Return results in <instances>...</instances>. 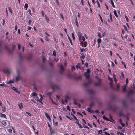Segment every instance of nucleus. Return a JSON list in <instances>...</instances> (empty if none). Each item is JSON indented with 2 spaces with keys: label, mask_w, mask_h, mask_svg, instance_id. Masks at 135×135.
I'll return each instance as SVG.
<instances>
[{
  "label": "nucleus",
  "mask_w": 135,
  "mask_h": 135,
  "mask_svg": "<svg viewBox=\"0 0 135 135\" xmlns=\"http://www.w3.org/2000/svg\"><path fill=\"white\" fill-rule=\"evenodd\" d=\"M51 86L53 91L55 90H58L59 89V87L57 85L54 84H51Z\"/></svg>",
  "instance_id": "nucleus-1"
},
{
  "label": "nucleus",
  "mask_w": 135,
  "mask_h": 135,
  "mask_svg": "<svg viewBox=\"0 0 135 135\" xmlns=\"http://www.w3.org/2000/svg\"><path fill=\"white\" fill-rule=\"evenodd\" d=\"M98 80L99 81V82H96L94 83V85L95 86H100L101 84V83L100 82L101 81V79L100 78H99L98 79Z\"/></svg>",
  "instance_id": "nucleus-2"
},
{
  "label": "nucleus",
  "mask_w": 135,
  "mask_h": 135,
  "mask_svg": "<svg viewBox=\"0 0 135 135\" xmlns=\"http://www.w3.org/2000/svg\"><path fill=\"white\" fill-rule=\"evenodd\" d=\"M45 115L47 118L48 120L50 122L51 120V119L50 118V116L46 112H45Z\"/></svg>",
  "instance_id": "nucleus-3"
},
{
  "label": "nucleus",
  "mask_w": 135,
  "mask_h": 135,
  "mask_svg": "<svg viewBox=\"0 0 135 135\" xmlns=\"http://www.w3.org/2000/svg\"><path fill=\"white\" fill-rule=\"evenodd\" d=\"M84 75L86 78L88 79H89V74L87 73L86 72H85L84 73Z\"/></svg>",
  "instance_id": "nucleus-4"
},
{
  "label": "nucleus",
  "mask_w": 135,
  "mask_h": 135,
  "mask_svg": "<svg viewBox=\"0 0 135 135\" xmlns=\"http://www.w3.org/2000/svg\"><path fill=\"white\" fill-rule=\"evenodd\" d=\"M81 44L83 46L86 47L87 46V42L86 41H84V42L83 41H82L81 42Z\"/></svg>",
  "instance_id": "nucleus-5"
},
{
  "label": "nucleus",
  "mask_w": 135,
  "mask_h": 135,
  "mask_svg": "<svg viewBox=\"0 0 135 135\" xmlns=\"http://www.w3.org/2000/svg\"><path fill=\"white\" fill-rule=\"evenodd\" d=\"M133 93H134V90L133 89H131L129 91L127 95L129 96L130 94Z\"/></svg>",
  "instance_id": "nucleus-6"
},
{
  "label": "nucleus",
  "mask_w": 135,
  "mask_h": 135,
  "mask_svg": "<svg viewBox=\"0 0 135 135\" xmlns=\"http://www.w3.org/2000/svg\"><path fill=\"white\" fill-rule=\"evenodd\" d=\"M86 110L88 112L92 113H93L94 112L93 110L90 108H86Z\"/></svg>",
  "instance_id": "nucleus-7"
},
{
  "label": "nucleus",
  "mask_w": 135,
  "mask_h": 135,
  "mask_svg": "<svg viewBox=\"0 0 135 135\" xmlns=\"http://www.w3.org/2000/svg\"><path fill=\"white\" fill-rule=\"evenodd\" d=\"M91 83V81L90 80H89L88 82H86L84 83L83 84V85L85 86H88L89 84L90 83Z\"/></svg>",
  "instance_id": "nucleus-8"
},
{
  "label": "nucleus",
  "mask_w": 135,
  "mask_h": 135,
  "mask_svg": "<svg viewBox=\"0 0 135 135\" xmlns=\"http://www.w3.org/2000/svg\"><path fill=\"white\" fill-rule=\"evenodd\" d=\"M5 48L6 49L8 50L10 53H11V51L9 49L8 45H5Z\"/></svg>",
  "instance_id": "nucleus-9"
},
{
  "label": "nucleus",
  "mask_w": 135,
  "mask_h": 135,
  "mask_svg": "<svg viewBox=\"0 0 135 135\" xmlns=\"http://www.w3.org/2000/svg\"><path fill=\"white\" fill-rule=\"evenodd\" d=\"M119 122L121 124L122 127H124L125 126V124H124L122 122V120L120 119H119Z\"/></svg>",
  "instance_id": "nucleus-10"
},
{
  "label": "nucleus",
  "mask_w": 135,
  "mask_h": 135,
  "mask_svg": "<svg viewBox=\"0 0 135 135\" xmlns=\"http://www.w3.org/2000/svg\"><path fill=\"white\" fill-rule=\"evenodd\" d=\"M45 20H46V22L47 23H49L50 21V19L49 18L47 17L46 15H45L44 16Z\"/></svg>",
  "instance_id": "nucleus-11"
},
{
  "label": "nucleus",
  "mask_w": 135,
  "mask_h": 135,
  "mask_svg": "<svg viewBox=\"0 0 135 135\" xmlns=\"http://www.w3.org/2000/svg\"><path fill=\"white\" fill-rule=\"evenodd\" d=\"M77 35L78 37H81L82 36L81 33L79 31L77 32Z\"/></svg>",
  "instance_id": "nucleus-12"
},
{
  "label": "nucleus",
  "mask_w": 135,
  "mask_h": 135,
  "mask_svg": "<svg viewBox=\"0 0 135 135\" xmlns=\"http://www.w3.org/2000/svg\"><path fill=\"white\" fill-rule=\"evenodd\" d=\"M75 25L77 27H79V25L78 24V21L77 20V18L76 17L75 19Z\"/></svg>",
  "instance_id": "nucleus-13"
},
{
  "label": "nucleus",
  "mask_w": 135,
  "mask_h": 135,
  "mask_svg": "<svg viewBox=\"0 0 135 135\" xmlns=\"http://www.w3.org/2000/svg\"><path fill=\"white\" fill-rule=\"evenodd\" d=\"M60 72L61 73H62L64 70V68L62 65H61L60 66Z\"/></svg>",
  "instance_id": "nucleus-14"
},
{
  "label": "nucleus",
  "mask_w": 135,
  "mask_h": 135,
  "mask_svg": "<svg viewBox=\"0 0 135 135\" xmlns=\"http://www.w3.org/2000/svg\"><path fill=\"white\" fill-rule=\"evenodd\" d=\"M119 86L118 84L116 86L115 88H114V90H115L118 91L119 90Z\"/></svg>",
  "instance_id": "nucleus-15"
},
{
  "label": "nucleus",
  "mask_w": 135,
  "mask_h": 135,
  "mask_svg": "<svg viewBox=\"0 0 135 135\" xmlns=\"http://www.w3.org/2000/svg\"><path fill=\"white\" fill-rule=\"evenodd\" d=\"M21 78L19 77V76H17L16 78V81H18L19 80H21Z\"/></svg>",
  "instance_id": "nucleus-16"
},
{
  "label": "nucleus",
  "mask_w": 135,
  "mask_h": 135,
  "mask_svg": "<svg viewBox=\"0 0 135 135\" xmlns=\"http://www.w3.org/2000/svg\"><path fill=\"white\" fill-rule=\"evenodd\" d=\"M102 117L105 120L108 121H110L108 118L105 117L104 115Z\"/></svg>",
  "instance_id": "nucleus-17"
},
{
  "label": "nucleus",
  "mask_w": 135,
  "mask_h": 135,
  "mask_svg": "<svg viewBox=\"0 0 135 135\" xmlns=\"http://www.w3.org/2000/svg\"><path fill=\"white\" fill-rule=\"evenodd\" d=\"M75 123L78 125L79 128H83V127L80 124L79 122L77 121H76L75 122Z\"/></svg>",
  "instance_id": "nucleus-18"
},
{
  "label": "nucleus",
  "mask_w": 135,
  "mask_h": 135,
  "mask_svg": "<svg viewBox=\"0 0 135 135\" xmlns=\"http://www.w3.org/2000/svg\"><path fill=\"white\" fill-rule=\"evenodd\" d=\"M51 128H50V135H52V134H55L54 131L53 130H51Z\"/></svg>",
  "instance_id": "nucleus-19"
},
{
  "label": "nucleus",
  "mask_w": 135,
  "mask_h": 135,
  "mask_svg": "<svg viewBox=\"0 0 135 135\" xmlns=\"http://www.w3.org/2000/svg\"><path fill=\"white\" fill-rule=\"evenodd\" d=\"M18 105L20 109H21L23 107V105L22 103H21L20 104H18Z\"/></svg>",
  "instance_id": "nucleus-20"
},
{
  "label": "nucleus",
  "mask_w": 135,
  "mask_h": 135,
  "mask_svg": "<svg viewBox=\"0 0 135 135\" xmlns=\"http://www.w3.org/2000/svg\"><path fill=\"white\" fill-rule=\"evenodd\" d=\"M81 64L80 63H78L76 65V67L77 69L79 68L80 69L81 68H80Z\"/></svg>",
  "instance_id": "nucleus-21"
},
{
  "label": "nucleus",
  "mask_w": 135,
  "mask_h": 135,
  "mask_svg": "<svg viewBox=\"0 0 135 135\" xmlns=\"http://www.w3.org/2000/svg\"><path fill=\"white\" fill-rule=\"evenodd\" d=\"M4 71L7 73H9L10 72V70L8 69H5L4 70Z\"/></svg>",
  "instance_id": "nucleus-22"
},
{
  "label": "nucleus",
  "mask_w": 135,
  "mask_h": 135,
  "mask_svg": "<svg viewBox=\"0 0 135 135\" xmlns=\"http://www.w3.org/2000/svg\"><path fill=\"white\" fill-rule=\"evenodd\" d=\"M28 6L27 4L25 3V4L24 5V8L25 10H27V8L28 7Z\"/></svg>",
  "instance_id": "nucleus-23"
},
{
  "label": "nucleus",
  "mask_w": 135,
  "mask_h": 135,
  "mask_svg": "<svg viewBox=\"0 0 135 135\" xmlns=\"http://www.w3.org/2000/svg\"><path fill=\"white\" fill-rule=\"evenodd\" d=\"M126 86H124L123 87L122 89V91L124 92H125L126 90Z\"/></svg>",
  "instance_id": "nucleus-24"
},
{
  "label": "nucleus",
  "mask_w": 135,
  "mask_h": 135,
  "mask_svg": "<svg viewBox=\"0 0 135 135\" xmlns=\"http://www.w3.org/2000/svg\"><path fill=\"white\" fill-rule=\"evenodd\" d=\"M88 92L90 94H93V90L91 89H89L88 90Z\"/></svg>",
  "instance_id": "nucleus-25"
},
{
  "label": "nucleus",
  "mask_w": 135,
  "mask_h": 135,
  "mask_svg": "<svg viewBox=\"0 0 135 135\" xmlns=\"http://www.w3.org/2000/svg\"><path fill=\"white\" fill-rule=\"evenodd\" d=\"M114 13L115 17H118V16L117 13L116 11L115 10H114Z\"/></svg>",
  "instance_id": "nucleus-26"
},
{
  "label": "nucleus",
  "mask_w": 135,
  "mask_h": 135,
  "mask_svg": "<svg viewBox=\"0 0 135 135\" xmlns=\"http://www.w3.org/2000/svg\"><path fill=\"white\" fill-rule=\"evenodd\" d=\"M98 15L99 16V18H100V20L101 21V22L102 23H103V21L102 20V17H101L100 15L99 14H98Z\"/></svg>",
  "instance_id": "nucleus-27"
},
{
  "label": "nucleus",
  "mask_w": 135,
  "mask_h": 135,
  "mask_svg": "<svg viewBox=\"0 0 135 135\" xmlns=\"http://www.w3.org/2000/svg\"><path fill=\"white\" fill-rule=\"evenodd\" d=\"M12 89L14 90L15 91L18 92L17 89L15 87L13 86L12 88Z\"/></svg>",
  "instance_id": "nucleus-28"
},
{
  "label": "nucleus",
  "mask_w": 135,
  "mask_h": 135,
  "mask_svg": "<svg viewBox=\"0 0 135 135\" xmlns=\"http://www.w3.org/2000/svg\"><path fill=\"white\" fill-rule=\"evenodd\" d=\"M31 95L33 97L36 96L37 95V94L35 92H33L31 94Z\"/></svg>",
  "instance_id": "nucleus-29"
},
{
  "label": "nucleus",
  "mask_w": 135,
  "mask_h": 135,
  "mask_svg": "<svg viewBox=\"0 0 135 135\" xmlns=\"http://www.w3.org/2000/svg\"><path fill=\"white\" fill-rule=\"evenodd\" d=\"M102 41V40L100 38H98L97 39V42L98 43L100 44L101 42Z\"/></svg>",
  "instance_id": "nucleus-30"
},
{
  "label": "nucleus",
  "mask_w": 135,
  "mask_h": 135,
  "mask_svg": "<svg viewBox=\"0 0 135 135\" xmlns=\"http://www.w3.org/2000/svg\"><path fill=\"white\" fill-rule=\"evenodd\" d=\"M0 116L1 117H3L5 118H6V115L4 114L1 113L0 114Z\"/></svg>",
  "instance_id": "nucleus-31"
},
{
  "label": "nucleus",
  "mask_w": 135,
  "mask_h": 135,
  "mask_svg": "<svg viewBox=\"0 0 135 135\" xmlns=\"http://www.w3.org/2000/svg\"><path fill=\"white\" fill-rule=\"evenodd\" d=\"M2 124L4 126H6L7 123L5 121H3L2 122Z\"/></svg>",
  "instance_id": "nucleus-32"
},
{
  "label": "nucleus",
  "mask_w": 135,
  "mask_h": 135,
  "mask_svg": "<svg viewBox=\"0 0 135 135\" xmlns=\"http://www.w3.org/2000/svg\"><path fill=\"white\" fill-rule=\"evenodd\" d=\"M68 39H69V41H70V44H71V45H73V43H72V40H71V39L69 37V36L68 35Z\"/></svg>",
  "instance_id": "nucleus-33"
},
{
  "label": "nucleus",
  "mask_w": 135,
  "mask_h": 135,
  "mask_svg": "<svg viewBox=\"0 0 135 135\" xmlns=\"http://www.w3.org/2000/svg\"><path fill=\"white\" fill-rule=\"evenodd\" d=\"M32 22V21L31 20H30L27 21V23L28 25H31V23Z\"/></svg>",
  "instance_id": "nucleus-34"
},
{
  "label": "nucleus",
  "mask_w": 135,
  "mask_h": 135,
  "mask_svg": "<svg viewBox=\"0 0 135 135\" xmlns=\"http://www.w3.org/2000/svg\"><path fill=\"white\" fill-rule=\"evenodd\" d=\"M8 9L9 11L11 13H12L13 11L11 8V7H8Z\"/></svg>",
  "instance_id": "nucleus-35"
},
{
  "label": "nucleus",
  "mask_w": 135,
  "mask_h": 135,
  "mask_svg": "<svg viewBox=\"0 0 135 135\" xmlns=\"http://www.w3.org/2000/svg\"><path fill=\"white\" fill-rule=\"evenodd\" d=\"M102 132V130H100L98 131V135H99L101 134Z\"/></svg>",
  "instance_id": "nucleus-36"
},
{
  "label": "nucleus",
  "mask_w": 135,
  "mask_h": 135,
  "mask_svg": "<svg viewBox=\"0 0 135 135\" xmlns=\"http://www.w3.org/2000/svg\"><path fill=\"white\" fill-rule=\"evenodd\" d=\"M96 3L98 5V7L99 8H100V5L99 4V2H98V0H96Z\"/></svg>",
  "instance_id": "nucleus-37"
},
{
  "label": "nucleus",
  "mask_w": 135,
  "mask_h": 135,
  "mask_svg": "<svg viewBox=\"0 0 135 135\" xmlns=\"http://www.w3.org/2000/svg\"><path fill=\"white\" fill-rule=\"evenodd\" d=\"M71 35L72 36V37L73 38V40H75V37L74 35V33H71Z\"/></svg>",
  "instance_id": "nucleus-38"
},
{
  "label": "nucleus",
  "mask_w": 135,
  "mask_h": 135,
  "mask_svg": "<svg viewBox=\"0 0 135 135\" xmlns=\"http://www.w3.org/2000/svg\"><path fill=\"white\" fill-rule=\"evenodd\" d=\"M42 59L43 62L44 63L46 61V59L44 57V56H42Z\"/></svg>",
  "instance_id": "nucleus-39"
},
{
  "label": "nucleus",
  "mask_w": 135,
  "mask_h": 135,
  "mask_svg": "<svg viewBox=\"0 0 135 135\" xmlns=\"http://www.w3.org/2000/svg\"><path fill=\"white\" fill-rule=\"evenodd\" d=\"M2 110L4 112L6 111V108L5 107H2Z\"/></svg>",
  "instance_id": "nucleus-40"
},
{
  "label": "nucleus",
  "mask_w": 135,
  "mask_h": 135,
  "mask_svg": "<svg viewBox=\"0 0 135 135\" xmlns=\"http://www.w3.org/2000/svg\"><path fill=\"white\" fill-rule=\"evenodd\" d=\"M83 126L84 127V128L89 129V127L87 126L84 125L83 123Z\"/></svg>",
  "instance_id": "nucleus-41"
},
{
  "label": "nucleus",
  "mask_w": 135,
  "mask_h": 135,
  "mask_svg": "<svg viewBox=\"0 0 135 135\" xmlns=\"http://www.w3.org/2000/svg\"><path fill=\"white\" fill-rule=\"evenodd\" d=\"M52 54L54 56H56V52L55 50L53 51Z\"/></svg>",
  "instance_id": "nucleus-42"
},
{
  "label": "nucleus",
  "mask_w": 135,
  "mask_h": 135,
  "mask_svg": "<svg viewBox=\"0 0 135 135\" xmlns=\"http://www.w3.org/2000/svg\"><path fill=\"white\" fill-rule=\"evenodd\" d=\"M109 15V17L110 18V21H112V16L111 14L110 13Z\"/></svg>",
  "instance_id": "nucleus-43"
},
{
  "label": "nucleus",
  "mask_w": 135,
  "mask_h": 135,
  "mask_svg": "<svg viewBox=\"0 0 135 135\" xmlns=\"http://www.w3.org/2000/svg\"><path fill=\"white\" fill-rule=\"evenodd\" d=\"M117 134H119L120 135H124V134L123 133H121L120 132H117Z\"/></svg>",
  "instance_id": "nucleus-44"
},
{
  "label": "nucleus",
  "mask_w": 135,
  "mask_h": 135,
  "mask_svg": "<svg viewBox=\"0 0 135 135\" xmlns=\"http://www.w3.org/2000/svg\"><path fill=\"white\" fill-rule=\"evenodd\" d=\"M41 13L42 15V16L44 17L45 15V12L43 10H42L41 11Z\"/></svg>",
  "instance_id": "nucleus-45"
},
{
  "label": "nucleus",
  "mask_w": 135,
  "mask_h": 135,
  "mask_svg": "<svg viewBox=\"0 0 135 135\" xmlns=\"http://www.w3.org/2000/svg\"><path fill=\"white\" fill-rule=\"evenodd\" d=\"M28 12H29V13L30 14V15L31 16H32V14L31 13V9H29L28 10Z\"/></svg>",
  "instance_id": "nucleus-46"
},
{
  "label": "nucleus",
  "mask_w": 135,
  "mask_h": 135,
  "mask_svg": "<svg viewBox=\"0 0 135 135\" xmlns=\"http://www.w3.org/2000/svg\"><path fill=\"white\" fill-rule=\"evenodd\" d=\"M81 40H83L84 41L85 40V38L83 36H82L81 37Z\"/></svg>",
  "instance_id": "nucleus-47"
},
{
  "label": "nucleus",
  "mask_w": 135,
  "mask_h": 135,
  "mask_svg": "<svg viewBox=\"0 0 135 135\" xmlns=\"http://www.w3.org/2000/svg\"><path fill=\"white\" fill-rule=\"evenodd\" d=\"M80 51L81 52H83V51H85V49H81L80 48Z\"/></svg>",
  "instance_id": "nucleus-48"
},
{
  "label": "nucleus",
  "mask_w": 135,
  "mask_h": 135,
  "mask_svg": "<svg viewBox=\"0 0 135 135\" xmlns=\"http://www.w3.org/2000/svg\"><path fill=\"white\" fill-rule=\"evenodd\" d=\"M13 83V82L12 81L10 80L7 83L8 84H10L11 83Z\"/></svg>",
  "instance_id": "nucleus-49"
},
{
  "label": "nucleus",
  "mask_w": 135,
  "mask_h": 135,
  "mask_svg": "<svg viewBox=\"0 0 135 135\" xmlns=\"http://www.w3.org/2000/svg\"><path fill=\"white\" fill-rule=\"evenodd\" d=\"M18 50H20V49L21 48V45L19 44H18Z\"/></svg>",
  "instance_id": "nucleus-50"
},
{
  "label": "nucleus",
  "mask_w": 135,
  "mask_h": 135,
  "mask_svg": "<svg viewBox=\"0 0 135 135\" xmlns=\"http://www.w3.org/2000/svg\"><path fill=\"white\" fill-rule=\"evenodd\" d=\"M82 121L83 122V123L84 124H86V121L84 119H82Z\"/></svg>",
  "instance_id": "nucleus-51"
},
{
  "label": "nucleus",
  "mask_w": 135,
  "mask_h": 135,
  "mask_svg": "<svg viewBox=\"0 0 135 135\" xmlns=\"http://www.w3.org/2000/svg\"><path fill=\"white\" fill-rule=\"evenodd\" d=\"M104 133L105 135H110V134L109 133L107 132H104Z\"/></svg>",
  "instance_id": "nucleus-52"
},
{
  "label": "nucleus",
  "mask_w": 135,
  "mask_h": 135,
  "mask_svg": "<svg viewBox=\"0 0 135 135\" xmlns=\"http://www.w3.org/2000/svg\"><path fill=\"white\" fill-rule=\"evenodd\" d=\"M81 79V77L80 76H79L78 77H77L76 78V79H77L80 80Z\"/></svg>",
  "instance_id": "nucleus-53"
},
{
  "label": "nucleus",
  "mask_w": 135,
  "mask_h": 135,
  "mask_svg": "<svg viewBox=\"0 0 135 135\" xmlns=\"http://www.w3.org/2000/svg\"><path fill=\"white\" fill-rule=\"evenodd\" d=\"M111 4L113 7H115V6H114V4L113 2H112V3H111Z\"/></svg>",
  "instance_id": "nucleus-54"
},
{
  "label": "nucleus",
  "mask_w": 135,
  "mask_h": 135,
  "mask_svg": "<svg viewBox=\"0 0 135 135\" xmlns=\"http://www.w3.org/2000/svg\"><path fill=\"white\" fill-rule=\"evenodd\" d=\"M75 69V67L74 66H72L71 67V69L72 70H74Z\"/></svg>",
  "instance_id": "nucleus-55"
},
{
  "label": "nucleus",
  "mask_w": 135,
  "mask_h": 135,
  "mask_svg": "<svg viewBox=\"0 0 135 135\" xmlns=\"http://www.w3.org/2000/svg\"><path fill=\"white\" fill-rule=\"evenodd\" d=\"M16 45H13L12 46V49H13V50L15 49V47H16Z\"/></svg>",
  "instance_id": "nucleus-56"
},
{
  "label": "nucleus",
  "mask_w": 135,
  "mask_h": 135,
  "mask_svg": "<svg viewBox=\"0 0 135 135\" xmlns=\"http://www.w3.org/2000/svg\"><path fill=\"white\" fill-rule=\"evenodd\" d=\"M26 113L30 116H31V114L30 113H29L28 112H26Z\"/></svg>",
  "instance_id": "nucleus-57"
},
{
  "label": "nucleus",
  "mask_w": 135,
  "mask_h": 135,
  "mask_svg": "<svg viewBox=\"0 0 135 135\" xmlns=\"http://www.w3.org/2000/svg\"><path fill=\"white\" fill-rule=\"evenodd\" d=\"M90 72V69H88L86 71V73H88L89 74Z\"/></svg>",
  "instance_id": "nucleus-58"
},
{
  "label": "nucleus",
  "mask_w": 135,
  "mask_h": 135,
  "mask_svg": "<svg viewBox=\"0 0 135 135\" xmlns=\"http://www.w3.org/2000/svg\"><path fill=\"white\" fill-rule=\"evenodd\" d=\"M8 131L10 133H11L12 132V131L11 129H9Z\"/></svg>",
  "instance_id": "nucleus-59"
},
{
  "label": "nucleus",
  "mask_w": 135,
  "mask_h": 135,
  "mask_svg": "<svg viewBox=\"0 0 135 135\" xmlns=\"http://www.w3.org/2000/svg\"><path fill=\"white\" fill-rule=\"evenodd\" d=\"M125 17L126 18V20L127 22H128V17H127L126 16H125Z\"/></svg>",
  "instance_id": "nucleus-60"
},
{
  "label": "nucleus",
  "mask_w": 135,
  "mask_h": 135,
  "mask_svg": "<svg viewBox=\"0 0 135 135\" xmlns=\"http://www.w3.org/2000/svg\"><path fill=\"white\" fill-rule=\"evenodd\" d=\"M48 95H49L50 96H51L52 94V93L51 92H49L48 93Z\"/></svg>",
  "instance_id": "nucleus-61"
},
{
  "label": "nucleus",
  "mask_w": 135,
  "mask_h": 135,
  "mask_svg": "<svg viewBox=\"0 0 135 135\" xmlns=\"http://www.w3.org/2000/svg\"><path fill=\"white\" fill-rule=\"evenodd\" d=\"M92 3L94 4H95V0H91Z\"/></svg>",
  "instance_id": "nucleus-62"
},
{
  "label": "nucleus",
  "mask_w": 135,
  "mask_h": 135,
  "mask_svg": "<svg viewBox=\"0 0 135 135\" xmlns=\"http://www.w3.org/2000/svg\"><path fill=\"white\" fill-rule=\"evenodd\" d=\"M84 36L86 38V39H87L88 38V37L85 34H84Z\"/></svg>",
  "instance_id": "nucleus-63"
},
{
  "label": "nucleus",
  "mask_w": 135,
  "mask_h": 135,
  "mask_svg": "<svg viewBox=\"0 0 135 135\" xmlns=\"http://www.w3.org/2000/svg\"><path fill=\"white\" fill-rule=\"evenodd\" d=\"M31 26H29L28 27V30H31Z\"/></svg>",
  "instance_id": "nucleus-64"
}]
</instances>
